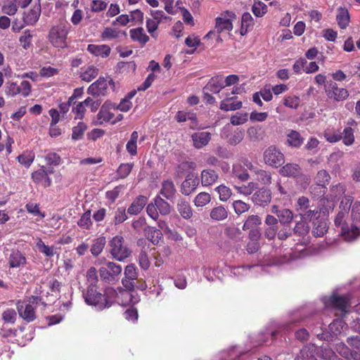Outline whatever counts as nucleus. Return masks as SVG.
I'll list each match as a JSON object with an SVG mask.
<instances>
[{"mask_svg":"<svg viewBox=\"0 0 360 360\" xmlns=\"http://www.w3.org/2000/svg\"><path fill=\"white\" fill-rule=\"evenodd\" d=\"M353 200L352 195H345L334 219L335 227L340 229V235L348 242L353 241L360 234V201L352 204Z\"/></svg>","mask_w":360,"mask_h":360,"instance_id":"obj_1","label":"nucleus"},{"mask_svg":"<svg viewBox=\"0 0 360 360\" xmlns=\"http://www.w3.org/2000/svg\"><path fill=\"white\" fill-rule=\"evenodd\" d=\"M319 311L313 305H310L295 314L291 320L285 324L278 326L275 330L266 329L265 331L260 333L254 347L266 344L270 340H276L278 336H282L283 332L288 333L292 329V325L297 322H303L306 326H311L316 321V324L320 325V328L322 330L323 323L319 321Z\"/></svg>","mask_w":360,"mask_h":360,"instance_id":"obj_2","label":"nucleus"},{"mask_svg":"<svg viewBox=\"0 0 360 360\" xmlns=\"http://www.w3.org/2000/svg\"><path fill=\"white\" fill-rule=\"evenodd\" d=\"M347 344L338 342L335 345V352L327 345L320 349L321 360H360V337L350 336L347 338Z\"/></svg>","mask_w":360,"mask_h":360,"instance_id":"obj_3","label":"nucleus"},{"mask_svg":"<svg viewBox=\"0 0 360 360\" xmlns=\"http://www.w3.org/2000/svg\"><path fill=\"white\" fill-rule=\"evenodd\" d=\"M351 294H340L338 290H334L331 295H325L321 298V302L324 309L338 310L341 312H346L350 306Z\"/></svg>","mask_w":360,"mask_h":360,"instance_id":"obj_4","label":"nucleus"},{"mask_svg":"<svg viewBox=\"0 0 360 360\" xmlns=\"http://www.w3.org/2000/svg\"><path fill=\"white\" fill-rule=\"evenodd\" d=\"M285 262L283 257H268L259 264L248 265V276L257 277L259 275L274 273L275 269Z\"/></svg>","mask_w":360,"mask_h":360,"instance_id":"obj_5","label":"nucleus"},{"mask_svg":"<svg viewBox=\"0 0 360 360\" xmlns=\"http://www.w3.org/2000/svg\"><path fill=\"white\" fill-rule=\"evenodd\" d=\"M83 297L86 304L98 311L110 308L112 304L105 292H100L92 287L83 292Z\"/></svg>","mask_w":360,"mask_h":360,"instance_id":"obj_6","label":"nucleus"},{"mask_svg":"<svg viewBox=\"0 0 360 360\" xmlns=\"http://www.w3.org/2000/svg\"><path fill=\"white\" fill-rule=\"evenodd\" d=\"M71 25L68 22H60L58 25L51 27L49 34L51 44L56 48L64 49L67 46V37Z\"/></svg>","mask_w":360,"mask_h":360,"instance_id":"obj_7","label":"nucleus"},{"mask_svg":"<svg viewBox=\"0 0 360 360\" xmlns=\"http://www.w3.org/2000/svg\"><path fill=\"white\" fill-rule=\"evenodd\" d=\"M110 253L112 257L118 261H124L131 255V250L124 244L122 236H116L109 243Z\"/></svg>","mask_w":360,"mask_h":360,"instance_id":"obj_8","label":"nucleus"},{"mask_svg":"<svg viewBox=\"0 0 360 360\" xmlns=\"http://www.w3.org/2000/svg\"><path fill=\"white\" fill-rule=\"evenodd\" d=\"M250 352V348L234 346L219 352L212 360H243L245 356H249Z\"/></svg>","mask_w":360,"mask_h":360,"instance_id":"obj_9","label":"nucleus"},{"mask_svg":"<svg viewBox=\"0 0 360 360\" xmlns=\"http://www.w3.org/2000/svg\"><path fill=\"white\" fill-rule=\"evenodd\" d=\"M121 272L122 266L112 262H107L98 270L101 280L108 283H113L117 281Z\"/></svg>","mask_w":360,"mask_h":360,"instance_id":"obj_10","label":"nucleus"},{"mask_svg":"<svg viewBox=\"0 0 360 360\" xmlns=\"http://www.w3.org/2000/svg\"><path fill=\"white\" fill-rule=\"evenodd\" d=\"M265 164L272 167L278 168L284 163V155L274 146L268 147L264 152Z\"/></svg>","mask_w":360,"mask_h":360,"instance_id":"obj_11","label":"nucleus"},{"mask_svg":"<svg viewBox=\"0 0 360 360\" xmlns=\"http://www.w3.org/2000/svg\"><path fill=\"white\" fill-rule=\"evenodd\" d=\"M32 86L30 83L26 80L22 81L20 85L16 82H9L6 84V93L11 97H14L20 94L23 97H27L31 92Z\"/></svg>","mask_w":360,"mask_h":360,"instance_id":"obj_12","label":"nucleus"},{"mask_svg":"<svg viewBox=\"0 0 360 360\" xmlns=\"http://www.w3.org/2000/svg\"><path fill=\"white\" fill-rule=\"evenodd\" d=\"M115 83L112 79H105L104 77H99L96 82L92 83L87 89V93L95 97L105 96L108 86H114Z\"/></svg>","mask_w":360,"mask_h":360,"instance_id":"obj_13","label":"nucleus"},{"mask_svg":"<svg viewBox=\"0 0 360 360\" xmlns=\"http://www.w3.org/2000/svg\"><path fill=\"white\" fill-rule=\"evenodd\" d=\"M325 90L327 96L336 101H345L349 96V92L346 89L339 88L338 84L333 81L327 82Z\"/></svg>","mask_w":360,"mask_h":360,"instance_id":"obj_14","label":"nucleus"},{"mask_svg":"<svg viewBox=\"0 0 360 360\" xmlns=\"http://www.w3.org/2000/svg\"><path fill=\"white\" fill-rule=\"evenodd\" d=\"M112 110H115V103L110 101H105L96 115V124L102 125L105 122H111L114 118V113Z\"/></svg>","mask_w":360,"mask_h":360,"instance_id":"obj_15","label":"nucleus"},{"mask_svg":"<svg viewBox=\"0 0 360 360\" xmlns=\"http://www.w3.org/2000/svg\"><path fill=\"white\" fill-rule=\"evenodd\" d=\"M53 173V168L46 169L44 166H41L39 169L33 172L31 178L34 183L41 185L44 187H49L52 181L49 177V174Z\"/></svg>","mask_w":360,"mask_h":360,"instance_id":"obj_16","label":"nucleus"},{"mask_svg":"<svg viewBox=\"0 0 360 360\" xmlns=\"http://www.w3.org/2000/svg\"><path fill=\"white\" fill-rule=\"evenodd\" d=\"M232 29L233 24L230 19L226 18V17H217L215 19L214 29L207 33L204 38L210 39L212 38V35L215 34L216 32L217 34H220L224 32H230Z\"/></svg>","mask_w":360,"mask_h":360,"instance_id":"obj_17","label":"nucleus"},{"mask_svg":"<svg viewBox=\"0 0 360 360\" xmlns=\"http://www.w3.org/2000/svg\"><path fill=\"white\" fill-rule=\"evenodd\" d=\"M138 278V273L134 264H130L126 266L124 271V278L122 283L124 288L131 290L134 288V281Z\"/></svg>","mask_w":360,"mask_h":360,"instance_id":"obj_18","label":"nucleus"},{"mask_svg":"<svg viewBox=\"0 0 360 360\" xmlns=\"http://www.w3.org/2000/svg\"><path fill=\"white\" fill-rule=\"evenodd\" d=\"M126 37L125 31L110 27H105L101 34V37L104 41L116 40L117 41H121Z\"/></svg>","mask_w":360,"mask_h":360,"instance_id":"obj_19","label":"nucleus"},{"mask_svg":"<svg viewBox=\"0 0 360 360\" xmlns=\"http://www.w3.org/2000/svg\"><path fill=\"white\" fill-rule=\"evenodd\" d=\"M199 178L193 173L188 174L182 182L181 191L185 195H190L199 185Z\"/></svg>","mask_w":360,"mask_h":360,"instance_id":"obj_20","label":"nucleus"},{"mask_svg":"<svg viewBox=\"0 0 360 360\" xmlns=\"http://www.w3.org/2000/svg\"><path fill=\"white\" fill-rule=\"evenodd\" d=\"M193 146L196 149H201L207 146L212 139V134L208 131H197L191 134Z\"/></svg>","mask_w":360,"mask_h":360,"instance_id":"obj_21","label":"nucleus"},{"mask_svg":"<svg viewBox=\"0 0 360 360\" xmlns=\"http://www.w3.org/2000/svg\"><path fill=\"white\" fill-rule=\"evenodd\" d=\"M271 200V191L262 188L257 191L252 196V202L259 206L265 207L268 205Z\"/></svg>","mask_w":360,"mask_h":360,"instance_id":"obj_22","label":"nucleus"},{"mask_svg":"<svg viewBox=\"0 0 360 360\" xmlns=\"http://www.w3.org/2000/svg\"><path fill=\"white\" fill-rule=\"evenodd\" d=\"M159 193L167 200L173 201L176 198V189L172 180H164L161 184Z\"/></svg>","mask_w":360,"mask_h":360,"instance_id":"obj_23","label":"nucleus"},{"mask_svg":"<svg viewBox=\"0 0 360 360\" xmlns=\"http://www.w3.org/2000/svg\"><path fill=\"white\" fill-rule=\"evenodd\" d=\"M86 50L93 56L102 58L108 57L111 52L110 47L107 44H89Z\"/></svg>","mask_w":360,"mask_h":360,"instance_id":"obj_24","label":"nucleus"},{"mask_svg":"<svg viewBox=\"0 0 360 360\" xmlns=\"http://www.w3.org/2000/svg\"><path fill=\"white\" fill-rule=\"evenodd\" d=\"M318 347L313 344L306 345L300 350L295 360H317Z\"/></svg>","mask_w":360,"mask_h":360,"instance_id":"obj_25","label":"nucleus"},{"mask_svg":"<svg viewBox=\"0 0 360 360\" xmlns=\"http://www.w3.org/2000/svg\"><path fill=\"white\" fill-rule=\"evenodd\" d=\"M41 14L40 4L35 5L33 8L24 13L23 22L27 25H33L39 20Z\"/></svg>","mask_w":360,"mask_h":360,"instance_id":"obj_26","label":"nucleus"},{"mask_svg":"<svg viewBox=\"0 0 360 360\" xmlns=\"http://www.w3.org/2000/svg\"><path fill=\"white\" fill-rule=\"evenodd\" d=\"M34 309L35 307H34L30 302L25 306H18V311L20 316L28 323L33 321L36 319Z\"/></svg>","mask_w":360,"mask_h":360,"instance_id":"obj_27","label":"nucleus"},{"mask_svg":"<svg viewBox=\"0 0 360 360\" xmlns=\"http://www.w3.org/2000/svg\"><path fill=\"white\" fill-rule=\"evenodd\" d=\"M200 179L202 186H210L217 182L219 174L214 169H206L201 172Z\"/></svg>","mask_w":360,"mask_h":360,"instance_id":"obj_28","label":"nucleus"},{"mask_svg":"<svg viewBox=\"0 0 360 360\" xmlns=\"http://www.w3.org/2000/svg\"><path fill=\"white\" fill-rule=\"evenodd\" d=\"M224 79L221 76H216L212 77L206 86L204 87L205 91L218 94L224 89Z\"/></svg>","mask_w":360,"mask_h":360,"instance_id":"obj_29","label":"nucleus"},{"mask_svg":"<svg viewBox=\"0 0 360 360\" xmlns=\"http://www.w3.org/2000/svg\"><path fill=\"white\" fill-rule=\"evenodd\" d=\"M148 201V198L144 195L138 196L128 207L127 212L131 215L138 214L141 212Z\"/></svg>","mask_w":360,"mask_h":360,"instance_id":"obj_30","label":"nucleus"},{"mask_svg":"<svg viewBox=\"0 0 360 360\" xmlns=\"http://www.w3.org/2000/svg\"><path fill=\"white\" fill-rule=\"evenodd\" d=\"M279 174L283 176L295 177L301 174V168L296 163H287L280 169Z\"/></svg>","mask_w":360,"mask_h":360,"instance_id":"obj_31","label":"nucleus"},{"mask_svg":"<svg viewBox=\"0 0 360 360\" xmlns=\"http://www.w3.org/2000/svg\"><path fill=\"white\" fill-rule=\"evenodd\" d=\"M255 25V20L248 12H245L241 17V26L240 33L242 36L245 35L250 30H252Z\"/></svg>","mask_w":360,"mask_h":360,"instance_id":"obj_32","label":"nucleus"},{"mask_svg":"<svg viewBox=\"0 0 360 360\" xmlns=\"http://www.w3.org/2000/svg\"><path fill=\"white\" fill-rule=\"evenodd\" d=\"M236 97L225 98L220 103V109L224 111H233L242 108L243 103L240 101H235Z\"/></svg>","mask_w":360,"mask_h":360,"instance_id":"obj_33","label":"nucleus"},{"mask_svg":"<svg viewBox=\"0 0 360 360\" xmlns=\"http://www.w3.org/2000/svg\"><path fill=\"white\" fill-rule=\"evenodd\" d=\"M323 136L328 142L335 143L342 139V131L340 129L328 127L323 131Z\"/></svg>","mask_w":360,"mask_h":360,"instance_id":"obj_34","label":"nucleus"},{"mask_svg":"<svg viewBox=\"0 0 360 360\" xmlns=\"http://www.w3.org/2000/svg\"><path fill=\"white\" fill-rule=\"evenodd\" d=\"M328 223L325 219H316L313 221L312 233L314 236L322 237L328 231Z\"/></svg>","mask_w":360,"mask_h":360,"instance_id":"obj_35","label":"nucleus"},{"mask_svg":"<svg viewBox=\"0 0 360 360\" xmlns=\"http://www.w3.org/2000/svg\"><path fill=\"white\" fill-rule=\"evenodd\" d=\"M349 14L348 10L345 7H340L338 9L336 20L341 29H345L349 23Z\"/></svg>","mask_w":360,"mask_h":360,"instance_id":"obj_36","label":"nucleus"},{"mask_svg":"<svg viewBox=\"0 0 360 360\" xmlns=\"http://www.w3.org/2000/svg\"><path fill=\"white\" fill-rule=\"evenodd\" d=\"M129 32L131 39L138 41L142 46L145 45L150 39L149 37L144 32L143 27L131 29Z\"/></svg>","mask_w":360,"mask_h":360,"instance_id":"obj_37","label":"nucleus"},{"mask_svg":"<svg viewBox=\"0 0 360 360\" xmlns=\"http://www.w3.org/2000/svg\"><path fill=\"white\" fill-rule=\"evenodd\" d=\"M98 75V69L94 65H89L81 69L80 78L86 82L93 80Z\"/></svg>","mask_w":360,"mask_h":360,"instance_id":"obj_38","label":"nucleus"},{"mask_svg":"<svg viewBox=\"0 0 360 360\" xmlns=\"http://www.w3.org/2000/svg\"><path fill=\"white\" fill-rule=\"evenodd\" d=\"M287 142L292 147L300 148L304 142V139L298 131L290 130L287 134Z\"/></svg>","mask_w":360,"mask_h":360,"instance_id":"obj_39","label":"nucleus"},{"mask_svg":"<svg viewBox=\"0 0 360 360\" xmlns=\"http://www.w3.org/2000/svg\"><path fill=\"white\" fill-rule=\"evenodd\" d=\"M145 236L154 245H157L162 237V232L152 226L144 229Z\"/></svg>","mask_w":360,"mask_h":360,"instance_id":"obj_40","label":"nucleus"},{"mask_svg":"<svg viewBox=\"0 0 360 360\" xmlns=\"http://www.w3.org/2000/svg\"><path fill=\"white\" fill-rule=\"evenodd\" d=\"M153 201L155 202V205H156L158 208V213L162 215H167L170 213V205L160 195L155 196Z\"/></svg>","mask_w":360,"mask_h":360,"instance_id":"obj_41","label":"nucleus"},{"mask_svg":"<svg viewBox=\"0 0 360 360\" xmlns=\"http://www.w3.org/2000/svg\"><path fill=\"white\" fill-rule=\"evenodd\" d=\"M177 210L181 216L184 219H190L193 216V210L189 202L185 200H181L177 205Z\"/></svg>","mask_w":360,"mask_h":360,"instance_id":"obj_42","label":"nucleus"},{"mask_svg":"<svg viewBox=\"0 0 360 360\" xmlns=\"http://www.w3.org/2000/svg\"><path fill=\"white\" fill-rule=\"evenodd\" d=\"M346 323L341 319H335L332 323L328 325V333H330V336H337L340 334L343 330Z\"/></svg>","mask_w":360,"mask_h":360,"instance_id":"obj_43","label":"nucleus"},{"mask_svg":"<svg viewBox=\"0 0 360 360\" xmlns=\"http://www.w3.org/2000/svg\"><path fill=\"white\" fill-rule=\"evenodd\" d=\"M203 275L207 281L214 282L217 279L221 280L222 273L218 268L212 269L205 266L203 268Z\"/></svg>","mask_w":360,"mask_h":360,"instance_id":"obj_44","label":"nucleus"},{"mask_svg":"<svg viewBox=\"0 0 360 360\" xmlns=\"http://www.w3.org/2000/svg\"><path fill=\"white\" fill-rule=\"evenodd\" d=\"M134 163H122L116 170V180L124 179L131 173Z\"/></svg>","mask_w":360,"mask_h":360,"instance_id":"obj_45","label":"nucleus"},{"mask_svg":"<svg viewBox=\"0 0 360 360\" xmlns=\"http://www.w3.org/2000/svg\"><path fill=\"white\" fill-rule=\"evenodd\" d=\"M139 134L136 131L131 133L129 140L126 145V150L131 156L137 154V140Z\"/></svg>","mask_w":360,"mask_h":360,"instance_id":"obj_46","label":"nucleus"},{"mask_svg":"<svg viewBox=\"0 0 360 360\" xmlns=\"http://www.w3.org/2000/svg\"><path fill=\"white\" fill-rule=\"evenodd\" d=\"M105 243L106 240L103 236H100L94 239L90 250L91 254L95 257L99 255L103 251L105 245Z\"/></svg>","mask_w":360,"mask_h":360,"instance_id":"obj_47","label":"nucleus"},{"mask_svg":"<svg viewBox=\"0 0 360 360\" xmlns=\"http://www.w3.org/2000/svg\"><path fill=\"white\" fill-rule=\"evenodd\" d=\"M255 179L262 185H269L271 183V174L269 171L258 169L255 170Z\"/></svg>","mask_w":360,"mask_h":360,"instance_id":"obj_48","label":"nucleus"},{"mask_svg":"<svg viewBox=\"0 0 360 360\" xmlns=\"http://www.w3.org/2000/svg\"><path fill=\"white\" fill-rule=\"evenodd\" d=\"M35 158L34 153L30 151H26L19 155L17 158L18 162L25 166L26 168H29Z\"/></svg>","mask_w":360,"mask_h":360,"instance_id":"obj_49","label":"nucleus"},{"mask_svg":"<svg viewBox=\"0 0 360 360\" xmlns=\"http://www.w3.org/2000/svg\"><path fill=\"white\" fill-rule=\"evenodd\" d=\"M18 6V0H7L2 6V12L8 15H14L17 11Z\"/></svg>","mask_w":360,"mask_h":360,"instance_id":"obj_50","label":"nucleus"},{"mask_svg":"<svg viewBox=\"0 0 360 360\" xmlns=\"http://www.w3.org/2000/svg\"><path fill=\"white\" fill-rule=\"evenodd\" d=\"M342 143L347 146H352L355 141L354 129L351 127H346L342 131Z\"/></svg>","mask_w":360,"mask_h":360,"instance_id":"obj_51","label":"nucleus"},{"mask_svg":"<svg viewBox=\"0 0 360 360\" xmlns=\"http://www.w3.org/2000/svg\"><path fill=\"white\" fill-rule=\"evenodd\" d=\"M268 11L267 6L261 1H255L252 6V12L257 17H263Z\"/></svg>","mask_w":360,"mask_h":360,"instance_id":"obj_52","label":"nucleus"},{"mask_svg":"<svg viewBox=\"0 0 360 360\" xmlns=\"http://www.w3.org/2000/svg\"><path fill=\"white\" fill-rule=\"evenodd\" d=\"M25 257L19 251L13 252L10 257V266L17 268L25 263Z\"/></svg>","mask_w":360,"mask_h":360,"instance_id":"obj_53","label":"nucleus"},{"mask_svg":"<svg viewBox=\"0 0 360 360\" xmlns=\"http://www.w3.org/2000/svg\"><path fill=\"white\" fill-rule=\"evenodd\" d=\"M262 224V219L258 215H250L245 220L243 229V230H248L251 229H256Z\"/></svg>","mask_w":360,"mask_h":360,"instance_id":"obj_54","label":"nucleus"},{"mask_svg":"<svg viewBox=\"0 0 360 360\" xmlns=\"http://www.w3.org/2000/svg\"><path fill=\"white\" fill-rule=\"evenodd\" d=\"M72 112L75 115V120H82L86 112V106L84 102H75Z\"/></svg>","mask_w":360,"mask_h":360,"instance_id":"obj_55","label":"nucleus"},{"mask_svg":"<svg viewBox=\"0 0 360 360\" xmlns=\"http://www.w3.org/2000/svg\"><path fill=\"white\" fill-rule=\"evenodd\" d=\"M227 216V211L223 206L216 207L213 208L210 212V217L216 221L224 220Z\"/></svg>","mask_w":360,"mask_h":360,"instance_id":"obj_56","label":"nucleus"},{"mask_svg":"<svg viewBox=\"0 0 360 360\" xmlns=\"http://www.w3.org/2000/svg\"><path fill=\"white\" fill-rule=\"evenodd\" d=\"M86 128V124L84 122H79L77 126L72 128V139L75 141L82 139Z\"/></svg>","mask_w":360,"mask_h":360,"instance_id":"obj_57","label":"nucleus"},{"mask_svg":"<svg viewBox=\"0 0 360 360\" xmlns=\"http://www.w3.org/2000/svg\"><path fill=\"white\" fill-rule=\"evenodd\" d=\"M91 214L89 210L85 212L77 221V225L82 229H89L92 225Z\"/></svg>","mask_w":360,"mask_h":360,"instance_id":"obj_58","label":"nucleus"},{"mask_svg":"<svg viewBox=\"0 0 360 360\" xmlns=\"http://www.w3.org/2000/svg\"><path fill=\"white\" fill-rule=\"evenodd\" d=\"M248 265L233 266L230 269V274L232 276L240 279L245 276H248Z\"/></svg>","mask_w":360,"mask_h":360,"instance_id":"obj_59","label":"nucleus"},{"mask_svg":"<svg viewBox=\"0 0 360 360\" xmlns=\"http://www.w3.org/2000/svg\"><path fill=\"white\" fill-rule=\"evenodd\" d=\"M86 280L88 283V287L92 288H96V284L98 282L97 271L95 267H91L86 272Z\"/></svg>","mask_w":360,"mask_h":360,"instance_id":"obj_60","label":"nucleus"},{"mask_svg":"<svg viewBox=\"0 0 360 360\" xmlns=\"http://www.w3.org/2000/svg\"><path fill=\"white\" fill-rule=\"evenodd\" d=\"M277 217L281 224H289L293 219V213L289 209H281Z\"/></svg>","mask_w":360,"mask_h":360,"instance_id":"obj_61","label":"nucleus"},{"mask_svg":"<svg viewBox=\"0 0 360 360\" xmlns=\"http://www.w3.org/2000/svg\"><path fill=\"white\" fill-rule=\"evenodd\" d=\"M211 200V196L208 193L201 192L194 199V204L196 207H203Z\"/></svg>","mask_w":360,"mask_h":360,"instance_id":"obj_62","label":"nucleus"},{"mask_svg":"<svg viewBox=\"0 0 360 360\" xmlns=\"http://www.w3.org/2000/svg\"><path fill=\"white\" fill-rule=\"evenodd\" d=\"M248 120V114L247 112H236L230 118L231 123L234 125H241L245 124Z\"/></svg>","mask_w":360,"mask_h":360,"instance_id":"obj_63","label":"nucleus"},{"mask_svg":"<svg viewBox=\"0 0 360 360\" xmlns=\"http://www.w3.org/2000/svg\"><path fill=\"white\" fill-rule=\"evenodd\" d=\"M330 175L326 170H320L318 172L315 180L319 186L324 188L330 180Z\"/></svg>","mask_w":360,"mask_h":360,"instance_id":"obj_64","label":"nucleus"}]
</instances>
